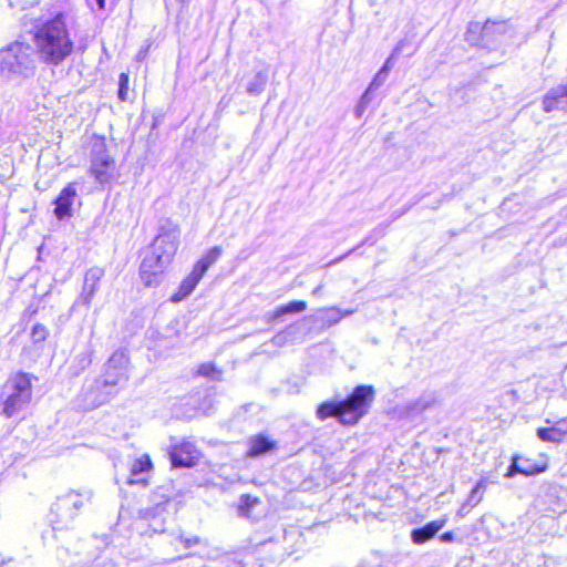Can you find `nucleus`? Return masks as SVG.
<instances>
[{
  "mask_svg": "<svg viewBox=\"0 0 567 567\" xmlns=\"http://www.w3.org/2000/svg\"><path fill=\"white\" fill-rule=\"evenodd\" d=\"M567 106V86L560 85L547 92L543 100L545 112L564 110Z\"/></svg>",
  "mask_w": 567,
  "mask_h": 567,
  "instance_id": "17",
  "label": "nucleus"
},
{
  "mask_svg": "<svg viewBox=\"0 0 567 567\" xmlns=\"http://www.w3.org/2000/svg\"><path fill=\"white\" fill-rule=\"evenodd\" d=\"M223 249L219 246L210 248L207 254L200 258L194 266L203 276L221 256Z\"/></svg>",
  "mask_w": 567,
  "mask_h": 567,
  "instance_id": "25",
  "label": "nucleus"
},
{
  "mask_svg": "<svg viewBox=\"0 0 567 567\" xmlns=\"http://www.w3.org/2000/svg\"><path fill=\"white\" fill-rule=\"evenodd\" d=\"M197 374L209 378L212 380H219L221 371L210 362L202 363L197 369Z\"/></svg>",
  "mask_w": 567,
  "mask_h": 567,
  "instance_id": "33",
  "label": "nucleus"
},
{
  "mask_svg": "<svg viewBox=\"0 0 567 567\" xmlns=\"http://www.w3.org/2000/svg\"><path fill=\"white\" fill-rule=\"evenodd\" d=\"M152 466L151 460L148 455H143L142 457L134 461L131 468V476L127 481L128 484L135 483H145L144 478H141L140 475L144 472L148 471Z\"/></svg>",
  "mask_w": 567,
  "mask_h": 567,
  "instance_id": "23",
  "label": "nucleus"
},
{
  "mask_svg": "<svg viewBox=\"0 0 567 567\" xmlns=\"http://www.w3.org/2000/svg\"><path fill=\"white\" fill-rule=\"evenodd\" d=\"M354 312V310H344L337 307L322 308L319 309L310 319L315 323H319L321 329H328L334 324H337L343 317H349Z\"/></svg>",
  "mask_w": 567,
  "mask_h": 567,
  "instance_id": "13",
  "label": "nucleus"
},
{
  "mask_svg": "<svg viewBox=\"0 0 567 567\" xmlns=\"http://www.w3.org/2000/svg\"><path fill=\"white\" fill-rule=\"evenodd\" d=\"M24 31L19 39L6 49L0 50V76L10 79L13 75L32 73L35 55V25L24 22Z\"/></svg>",
  "mask_w": 567,
  "mask_h": 567,
  "instance_id": "4",
  "label": "nucleus"
},
{
  "mask_svg": "<svg viewBox=\"0 0 567 567\" xmlns=\"http://www.w3.org/2000/svg\"><path fill=\"white\" fill-rule=\"evenodd\" d=\"M372 92L373 91H370V87L368 86V89L365 90V92L362 94V96L360 99L361 106H368L369 105V103L372 100Z\"/></svg>",
  "mask_w": 567,
  "mask_h": 567,
  "instance_id": "39",
  "label": "nucleus"
},
{
  "mask_svg": "<svg viewBox=\"0 0 567 567\" xmlns=\"http://www.w3.org/2000/svg\"><path fill=\"white\" fill-rule=\"evenodd\" d=\"M99 10L105 9V0H94Z\"/></svg>",
  "mask_w": 567,
  "mask_h": 567,
  "instance_id": "45",
  "label": "nucleus"
},
{
  "mask_svg": "<svg viewBox=\"0 0 567 567\" xmlns=\"http://www.w3.org/2000/svg\"><path fill=\"white\" fill-rule=\"evenodd\" d=\"M103 385L110 390H116L117 385H122L127 382V371H114L105 369L103 378H100Z\"/></svg>",
  "mask_w": 567,
  "mask_h": 567,
  "instance_id": "24",
  "label": "nucleus"
},
{
  "mask_svg": "<svg viewBox=\"0 0 567 567\" xmlns=\"http://www.w3.org/2000/svg\"><path fill=\"white\" fill-rule=\"evenodd\" d=\"M114 162L109 161L102 165L91 164V172L100 184H106L113 178Z\"/></svg>",
  "mask_w": 567,
  "mask_h": 567,
  "instance_id": "26",
  "label": "nucleus"
},
{
  "mask_svg": "<svg viewBox=\"0 0 567 567\" xmlns=\"http://www.w3.org/2000/svg\"><path fill=\"white\" fill-rule=\"evenodd\" d=\"M497 29L499 32H506L507 25L505 21L486 20L484 24L480 22H470L465 32V41L471 45L484 48V38L489 37V30Z\"/></svg>",
  "mask_w": 567,
  "mask_h": 567,
  "instance_id": "11",
  "label": "nucleus"
},
{
  "mask_svg": "<svg viewBox=\"0 0 567 567\" xmlns=\"http://www.w3.org/2000/svg\"><path fill=\"white\" fill-rule=\"evenodd\" d=\"M185 556H177V557H174V558H171L167 560V563H174V561H177V560H181L183 559Z\"/></svg>",
  "mask_w": 567,
  "mask_h": 567,
  "instance_id": "47",
  "label": "nucleus"
},
{
  "mask_svg": "<svg viewBox=\"0 0 567 567\" xmlns=\"http://www.w3.org/2000/svg\"><path fill=\"white\" fill-rule=\"evenodd\" d=\"M375 391L372 385H358L352 393L340 401H324L317 409V417L324 421L336 417L342 425H355L370 411Z\"/></svg>",
  "mask_w": 567,
  "mask_h": 567,
  "instance_id": "3",
  "label": "nucleus"
},
{
  "mask_svg": "<svg viewBox=\"0 0 567 567\" xmlns=\"http://www.w3.org/2000/svg\"><path fill=\"white\" fill-rule=\"evenodd\" d=\"M104 275L105 270L97 266H93L85 271L82 289L72 306L73 309L80 306H84L86 309L91 307L95 293L100 290Z\"/></svg>",
  "mask_w": 567,
  "mask_h": 567,
  "instance_id": "8",
  "label": "nucleus"
},
{
  "mask_svg": "<svg viewBox=\"0 0 567 567\" xmlns=\"http://www.w3.org/2000/svg\"><path fill=\"white\" fill-rule=\"evenodd\" d=\"M268 82V73L266 70L258 71L247 85V93L252 96L261 94Z\"/></svg>",
  "mask_w": 567,
  "mask_h": 567,
  "instance_id": "27",
  "label": "nucleus"
},
{
  "mask_svg": "<svg viewBox=\"0 0 567 567\" xmlns=\"http://www.w3.org/2000/svg\"><path fill=\"white\" fill-rule=\"evenodd\" d=\"M76 195V189L73 185H68L55 199L54 215L58 219L62 220L72 215V204Z\"/></svg>",
  "mask_w": 567,
  "mask_h": 567,
  "instance_id": "16",
  "label": "nucleus"
},
{
  "mask_svg": "<svg viewBox=\"0 0 567 567\" xmlns=\"http://www.w3.org/2000/svg\"><path fill=\"white\" fill-rule=\"evenodd\" d=\"M408 44L409 41L406 39L400 40L380 70L389 74L395 64L396 58L404 51Z\"/></svg>",
  "mask_w": 567,
  "mask_h": 567,
  "instance_id": "31",
  "label": "nucleus"
},
{
  "mask_svg": "<svg viewBox=\"0 0 567 567\" xmlns=\"http://www.w3.org/2000/svg\"><path fill=\"white\" fill-rule=\"evenodd\" d=\"M436 404V394L434 392H426L414 401L396 406L395 413L400 419L413 420L421 416L426 410L434 408Z\"/></svg>",
  "mask_w": 567,
  "mask_h": 567,
  "instance_id": "10",
  "label": "nucleus"
},
{
  "mask_svg": "<svg viewBox=\"0 0 567 567\" xmlns=\"http://www.w3.org/2000/svg\"><path fill=\"white\" fill-rule=\"evenodd\" d=\"M198 451L192 442H182L175 445L171 453V462L174 467H193L198 460Z\"/></svg>",
  "mask_w": 567,
  "mask_h": 567,
  "instance_id": "12",
  "label": "nucleus"
},
{
  "mask_svg": "<svg viewBox=\"0 0 567 567\" xmlns=\"http://www.w3.org/2000/svg\"><path fill=\"white\" fill-rule=\"evenodd\" d=\"M321 288H322V286H321V285H320V286H318L317 288H315V289H313L312 293H313V295H318V293H320Z\"/></svg>",
  "mask_w": 567,
  "mask_h": 567,
  "instance_id": "48",
  "label": "nucleus"
},
{
  "mask_svg": "<svg viewBox=\"0 0 567 567\" xmlns=\"http://www.w3.org/2000/svg\"><path fill=\"white\" fill-rule=\"evenodd\" d=\"M91 156V164L102 165L103 163L112 161L110 155L107 154L104 140H99L94 142L92 146Z\"/></svg>",
  "mask_w": 567,
  "mask_h": 567,
  "instance_id": "29",
  "label": "nucleus"
},
{
  "mask_svg": "<svg viewBox=\"0 0 567 567\" xmlns=\"http://www.w3.org/2000/svg\"><path fill=\"white\" fill-rule=\"evenodd\" d=\"M37 333H38V340H44L47 338V336H48V332H47L45 328L42 327L39 323H38Z\"/></svg>",
  "mask_w": 567,
  "mask_h": 567,
  "instance_id": "42",
  "label": "nucleus"
},
{
  "mask_svg": "<svg viewBox=\"0 0 567 567\" xmlns=\"http://www.w3.org/2000/svg\"><path fill=\"white\" fill-rule=\"evenodd\" d=\"M128 358L123 350L115 351L105 364V369L114 371H126Z\"/></svg>",
  "mask_w": 567,
  "mask_h": 567,
  "instance_id": "30",
  "label": "nucleus"
},
{
  "mask_svg": "<svg viewBox=\"0 0 567 567\" xmlns=\"http://www.w3.org/2000/svg\"><path fill=\"white\" fill-rule=\"evenodd\" d=\"M128 89V75L126 73H121L118 78V99L121 101H126Z\"/></svg>",
  "mask_w": 567,
  "mask_h": 567,
  "instance_id": "35",
  "label": "nucleus"
},
{
  "mask_svg": "<svg viewBox=\"0 0 567 567\" xmlns=\"http://www.w3.org/2000/svg\"><path fill=\"white\" fill-rule=\"evenodd\" d=\"M388 76L389 74H386L382 70H379L369 85L370 91L378 90L386 81Z\"/></svg>",
  "mask_w": 567,
  "mask_h": 567,
  "instance_id": "36",
  "label": "nucleus"
},
{
  "mask_svg": "<svg viewBox=\"0 0 567 567\" xmlns=\"http://www.w3.org/2000/svg\"><path fill=\"white\" fill-rule=\"evenodd\" d=\"M520 464H523L525 466L536 465L535 463L530 462L529 460H522V458H520Z\"/></svg>",
  "mask_w": 567,
  "mask_h": 567,
  "instance_id": "46",
  "label": "nucleus"
},
{
  "mask_svg": "<svg viewBox=\"0 0 567 567\" xmlns=\"http://www.w3.org/2000/svg\"><path fill=\"white\" fill-rule=\"evenodd\" d=\"M31 375L19 372L11 377L0 393V414L12 417L19 414L31 401Z\"/></svg>",
  "mask_w": 567,
  "mask_h": 567,
  "instance_id": "5",
  "label": "nucleus"
},
{
  "mask_svg": "<svg viewBox=\"0 0 567 567\" xmlns=\"http://www.w3.org/2000/svg\"><path fill=\"white\" fill-rule=\"evenodd\" d=\"M260 504L258 497L249 494H244L239 497L238 503V515L241 517L250 518L252 516L254 508Z\"/></svg>",
  "mask_w": 567,
  "mask_h": 567,
  "instance_id": "28",
  "label": "nucleus"
},
{
  "mask_svg": "<svg viewBox=\"0 0 567 567\" xmlns=\"http://www.w3.org/2000/svg\"><path fill=\"white\" fill-rule=\"evenodd\" d=\"M307 309V302L302 300H293L287 305L280 306L272 315L267 318L268 322L282 321L287 315L299 313Z\"/></svg>",
  "mask_w": 567,
  "mask_h": 567,
  "instance_id": "21",
  "label": "nucleus"
},
{
  "mask_svg": "<svg viewBox=\"0 0 567 567\" xmlns=\"http://www.w3.org/2000/svg\"><path fill=\"white\" fill-rule=\"evenodd\" d=\"M31 336L35 334V324L30 328Z\"/></svg>",
  "mask_w": 567,
  "mask_h": 567,
  "instance_id": "49",
  "label": "nucleus"
},
{
  "mask_svg": "<svg viewBox=\"0 0 567 567\" xmlns=\"http://www.w3.org/2000/svg\"><path fill=\"white\" fill-rule=\"evenodd\" d=\"M83 499L84 496L75 491L56 497L49 514V520L54 530L69 528L83 506Z\"/></svg>",
  "mask_w": 567,
  "mask_h": 567,
  "instance_id": "6",
  "label": "nucleus"
},
{
  "mask_svg": "<svg viewBox=\"0 0 567 567\" xmlns=\"http://www.w3.org/2000/svg\"><path fill=\"white\" fill-rule=\"evenodd\" d=\"M227 567H248V564L243 560H233Z\"/></svg>",
  "mask_w": 567,
  "mask_h": 567,
  "instance_id": "43",
  "label": "nucleus"
},
{
  "mask_svg": "<svg viewBox=\"0 0 567 567\" xmlns=\"http://www.w3.org/2000/svg\"><path fill=\"white\" fill-rule=\"evenodd\" d=\"M177 2H179L182 6L186 4L187 0H176Z\"/></svg>",
  "mask_w": 567,
  "mask_h": 567,
  "instance_id": "50",
  "label": "nucleus"
},
{
  "mask_svg": "<svg viewBox=\"0 0 567 567\" xmlns=\"http://www.w3.org/2000/svg\"><path fill=\"white\" fill-rule=\"evenodd\" d=\"M486 488V482L485 480H480L477 482V484L475 485V487L471 491L467 499H466V503L470 504V506H475L477 505L482 498H483V494H484V491Z\"/></svg>",
  "mask_w": 567,
  "mask_h": 567,
  "instance_id": "32",
  "label": "nucleus"
},
{
  "mask_svg": "<svg viewBox=\"0 0 567 567\" xmlns=\"http://www.w3.org/2000/svg\"><path fill=\"white\" fill-rule=\"evenodd\" d=\"M117 390H110L103 385L101 379H94L86 382L79 395V406L83 410L95 409L109 402Z\"/></svg>",
  "mask_w": 567,
  "mask_h": 567,
  "instance_id": "7",
  "label": "nucleus"
},
{
  "mask_svg": "<svg viewBox=\"0 0 567 567\" xmlns=\"http://www.w3.org/2000/svg\"><path fill=\"white\" fill-rule=\"evenodd\" d=\"M545 471V467H539L537 465H528L525 466L520 464V457L514 456L511 465L507 468L505 474L506 477H513L516 474H523L526 476L535 475Z\"/></svg>",
  "mask_w": 567,
  "mask_h": 567,
  "instance_id": "22",
  "label": "nucleus"
},
{
  "mask_svg": "<svg viewBox=\"0 0 567 567\" xmlns=\"http://www.w3.org/2000/svg\"><path fill=\"white\" fill-rule=\"evenodd\" d=\"M256 554L261 566H270L282 563L291 553L280 539L270 538L256 547Z\"/></svg>",
  "mask_w": 567,
  "mask_h": 567,
  "instance_id": "9",
  "label": "nucleus"
},
{
  "mask_svg": "<svg viewBox=\"0 0 567 567\" xmlns=\"http://www.w3.org/2000/svg\"><path fill=\"white\" fill-rule=\"evenodd\" d=\"M140 515L143 519L150 522L148 525L155 533L165 532L164 525L166 516L168 515L166 503H159L154 507L141 509Z\"/></svg>",
  "mask_w": 567,
  "mask_h": 567,
  "instance_id": "15",
  "label": "nucleus"
},
{
  "mask_svg": "<svg viewBox=\"0 0 567 567\" xmlns=\"http://www.w3.org/2000/svg\"><path fill=\"white\" fill-rule=\"evenodd\" d=\"M181 228L172 219L163 220L158 234L144 256L140 271L146 286L157 285V276L172 262L179 245Z\"/></svg>",
  "mask_w": 567,
  "mask_h": 567,
  "instance_id": "1",
  "label": "nucleus"
},
{
  "mask_svg": "<svg viewBox=\"0 0 567 567\" xmlns=\"http://www.w3.org/2000/svg\"><path fill=\"white\" fill-rule=\"evenodd\" d=\"M567 433L566 421H560L556 426L553 427H539L537 430V436L544 442L559 443L563 441Z\"/></svg>",
  "mask_w": 567,
  "mask_h": 567,
  "instance_id": "20",
  "label": "nucleus"
},
{
  "mask_svg": "<svg viewBox=\"0 0 567 567\" xmlns=\"http://www.w3.org/2000/svg\"><path fill=\"white\" fill-rule=\"evenodd\" d=\"M203 275L193 268L192 272L181 282L178 290L172 296L173 302H179L187 298L196 288Z\"/></svg>",
  "mask_w": 567,
  "mask_h": 567,
  "instance_id": "19",
  "label": "nucleus"
},
{
  "mask_svg": "<svg viewBox=\"0 0 567 567\" xmlns=\"http://www.w3.org/2000/svg\"><path fill=\"white\" fill-rule=\"evenodd\" d=\"M295 332H296L295 326H289L285 330L278 332L272 338L271 342L277 347H282L293 337Z\"/></svg>",
  "mask_w": 567,
  "mask_h": 567,
  "instance_id": "34",
  "label": "nucleus"
},
{
  "mask_svg": "<svg viewBox=\"0 0 567 567\" xmlns=\"http://www.w3.org/2000/svg\"><path fill=\"white\" fill-rule=\"evenodd\" d=\"M365 109H367V106H361V102L359 101V103H358V105L355 107L357 116L360 117Z\"/></svg>",
  "mask_w": 567,
  "mask_h": 567,
  "instance_id": "44",
  "label": "nucleus"
},
{
  "mask_svg": "<svg viewBox=\"0 0 567 567\" xmlns=\"http://www.w3.org/2000/svg\"><path fill=\"white\" fill-rule=\"evenodd\" d=\"M472 507L473 506H470V504H467L466 502L463 503L460 509L457 511V516L465 517L470 513Z\"/></svg>",
  "mask_w": 567,
  "mask_h": 567,
  "instance_id": "40",
  "label": "nucleus"
},
{
  "mask_svg": "<svg viewBox=\"0 0 567 567\" xmlns=\"http://www.w3.org/2000/svg\"><path fill=\"white\" fill-rule=\"evenodd\" d=\"M73 48L63 12L38 25V54L43 62L58 65L72 53Z\"/></svg>",
  "mask_w": 567,
  "mask_h": 567,
  "instance_id": "2",
  "label": "nucleus"
},
{
  "mask_svg": "<svg viewBox=\"0 0 567 567\" xmlns=\"http://www.w3.org/2000/svg\"><path fill=\"white\" fill-rule=\"evenodd\" d=\"M506 32H499L497 31V29H491L489 30V37L487 38H484V48H491L493 47L497 40H498V37L499 35H503L505 34Z\"/></svg>",
  "mask_w": 567,
  "mask_h": 567,
  "instance_id": "37",
  "label": "nucleus"
},
{
  "mask_svg": "<svg viewBox=\"0 0 567 567\" xmlns=\"http://www.w3.org/2000/svg\"><path fill=\"white\" fill-rule=\"evenodd\" d=\"M248 451L246 455L248 457H259L271 453L278 449V443L271 440L268 435L259 433L248 439Z\"/></svg>",
  "mask_w": 567,
  "mask_h": 567,
  "instance_id": "14",
  "label": "nucleus"
},
{
  "mask_svg": "<svg viewBox=\"0 0 567 567\" xmlns=\"http://www.w3.org/2000/svg\"><path fill=\"white\" fill-rule=\"evenodd\" d=\"M178 539L181 540L185 549H188L202 543V539L198 536L184 537L183 535H179Z\"/></svg>",
  "mask_w": 567,
  "mask_h": 567,
  "instance_id": "38",
  "label": "nucleus"
},
{
  "mask_svg": "<svg viewBox=\"0 0 567 567\" xmlns=\"http://www.w3.org/2000/svg\"><path fill=\"white\" fill-rule=\"evenodd\" d=\"M359 567H364V566H359Z\"/></svg>",
  "mask_w": 567,
  "mask_h": 567,
  "instance_id": "51",
  "label": "nucleus"
},
{
  "mask_svg": "<svg viewBox=\"0 0 567 567\" xmlns=\"http://www.w3.org/2000/svg\"><path fill=\"white\" fill-rule=\"evenodd\" d=\"M455 538V535L453 532H445L443 533L441 536H440V539L443 542V543H452Z\"/></svg>",
  "mask_w": 567,
  "mask_h": 567,
  "instance_id": "41",
  "label": "nucleus"
},
{
  "mask_svg": "<svg viewBox=\"0 0 567 567\" xmlns=\"http://www.w3.org/2000/svg\"><path fill=\"white\" fill-rule=\"evenodd\" d=\"M446 519L433 520L426 525L414 528L411 532V539L414 544L421 545L432 539L445 525Z\"/></svg>",
  "mask_w": 567,
  "mask_h": 567,
  "instance_id": "18",
  "label": "nucleus"
}]
</instances>
